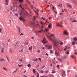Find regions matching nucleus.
<instances>
[{
  "mask_svg": "<svg viewBox=\"0 0 77 77\" xmlns=\"http://www.w3.org/2000/svg\"><path fill=\"white\" fill-rule=\"evenodd\" d=\"M52 41L54 42V45L55 47L58 45V44H60V45H63V42H61L60 43L58 41H56L55 39L52 40Z\"/></svg>",
  "mask_w": 77,
  "mask_h": 77,
  "instance_id": "1",
  "label": "nucleus"
},
{
  "mask_svg": "<svg viewBox=\"0 0 77 77\" xmlns=\"http://www.w3.org/2000/svg\"><path fill=\"white\" fill-rule=\"evenodd\" d=\"M0 62H1V63H3L5 62V59L4 58L1 59H0Z\"/></svg>",
  "mask_w": 77,
  "mask_h": 77,
  "instance_id": "2",
  "label": "nucleus"
},
{
  "mask_svg": "<svg viewBox=\"0 0 77 77\" xmlns=\"http://www.w3.org/2000/svg\"><path fill=\"white\" fill-rule=\"evenodd\" d=\"M45 48H52L51 47V46L46 45L45 46Z\"/></svg>",
  "mask_w": 77,
  "mask_h": 77,
  "instance_id": "3",
  "label": "nucleus"
},
{
  "mask_svg": "<svg viewBox=\"0 0 77 77\" xmlns=\"http://www.w3.org/2000/svg\"><path fill=\"white\" fill-rule=\"evenodd\" d=\"M62 24V22H61L60 23H56V25L57 26H60V27H63L62 25H60V24Z\"/></svg>",
  "mask_w": 77,
  "mask_h": 77,
  "instance_id": "4",
  "label": "nucleus"
},
{
  "mask_svg": "<svg viewBox=\"0 0 77 77\" xmlns=\"http://www.w3.org/2000/svg\"><path fill=\"white\" fill-rule=\"evenodd\" d=\"M31 24L32 26V27H35L36 26L35 24V23L33 22H32Z\"/></svg>",
  "mask_w": 77,
  "mask_h": 77,
  "instance_id": "5",
  "label": "nucleus"
},
{
  "mask_svg": "<svg viewBox=\"0 0 77 77\" xmlns=\"http://www.w3.org/2000/svg\"><path fill=\"white\" fill-rule=\"evenodd\" d=\"M19 20H21L22 21H24V22L25 21V20H24V19L22 17H20Z\"/></svg>",
  "mask_w": 77,
  "mask_h": 77,
  "instance_id": "6",
  "label": "nucleus"
},
{
  "mask_svg": "<svg viewBox=\"0 0 77 77\" xmlns=\"http://www.w3.org/2000/svg\"><path fill=\"white\" fill-rule=\"evenodd\" d=\"M64 34L65 35H68V31H67L65 30L64 32Z\"/></svg>",
  "mask_w": 77,
  "mask_h": 77,
  "instance_id": "7",
  "label": "nucleus"
},
{
  "mask_svg": "<svg viewBox=\"0 0 77 77\" xmlns=\"http://www.w3.org/2000/svg\"><path fill=\"white\" fill-rule=\"evenodd\" d=\"M50 36L51 37H50V40H51V41H52L51 40V39H52V38H51V37H52V38H54V35L53 34H51V35Z\"/></svg>",
  "mask_w": 77,
  "mask_h": 77,
  "instance_id": "8",
  "label": "nucleus"
},
{
  "mask_svg": "<svg viewBox=\"0 0 77 77\" xmlns=\"http://www.w3.org/2000/svg\"><path fill=\"white\" fill-rule=\"evenodd\" d=\"M5 44H2L1 46V48H5Z\"/></svg>",
  "mask_w": 77,
  "mask_h": 77,
  "instance_id": "9",
  "label": "nucleus"
},
{
  "mask_svg": "<svg viewBox=\"0 0 77 77\" xmlns=\"http://www.w3.org/2000/svg\"><path fill=\"white\" fill-rule=\"evenodd\" d=\"M10 53H11V54H12V53H13V51L12 49H10Z\"/></svg>",
  "mask_w": 77,
  "mask_h": 77,
  "instance_id": "10",
  "label": "nucleus"
},
{
  "mask_svg": "<svg viewBox=\"0 0 77 77\" xmlns=\"http://www.w3.org/2000/svg\"><path fill=\"white\" fill-rule=\"evenodd\" d=\"M5 4L6 5H8V0H5Z\"/></svg>",
  "mask_w": 77,
  "mask_h": 77,
  "instance_id": "11",
  "label": "nucleus"
},
{
  "mask_svg": "<svg viewBox=\"0 0 77 77\" xmlns=\"http://www.w3.org/2000/svg\"><path fill=\"white\" fill-rule=\"evenodd\" d=\"M18 29V30L19 31V32L20 33H21V29H20V27H19V26H17V27Z\"/></svg>",
  "mask_w": 77,
  "mask_h": 77,
  "instance_id": "12",
  "label": "nucleus"
},
{
  "mask_svg": "<svg viewBox=\"0 0 77 77\" xmlns=\"http://www.w3.org/2000/svg\"><path fill=\"white\" fill-rule=\"evenodd\" d=\"M16 44H17V46H18V45H19V44H20V41H18L16 43Z\"/></svg>",
  "mask_w": 77,
  "mask_h": 77,
  "instance_id": "13",
  "label": "nucleus"
},
{
  "mask_svg": "<svg viewBox=\"0 0 77 77\" xmlns=\"http://www.w3.org/2000/svg\"><path fill=\"white\" fill-rule=\"evenodd\" d=\"M56 56H59V53H57V52H55V53Z\"/></svg>",
  "mask_w": 77,
  "mask_h": 77,
  "instance_id": "14",
  "label": "nucleus"
},
{
  "mask_svg": "<svg viewBox=\"0 0 77 77\" xmlns=\"http://www.w3.org/2000/svg\"><path fill=\"white\" fill-rule=\"evenodd\" d=\"M73 39L74 41H77V38L76 37H74Z\"/></svg>",
  "mask_w": 77,
  "mask_h": 77,
  "instance_id": "15",
  "label": "nucleus"
},
{
  "mask_svg": "<svg viewBox=\"0 0 77 77\" xmlns=\"http://www.w3.org/2000/svg\"><path fill=\"white\" fill-rule=\"evenodd\" d=\"M67 6H68L69 8H72V6H71V5H67Z\"/></svg>",
  "mask_w": 77,
  "mask_h": 77,
  "instance_id": "16",
  "label": "nucleus"
},
{
  "mask_svg": "<svg viewBox=\"0 0 77 77\" xmlns=\"http://www.w3.org/2000/svg\"><path fill=\"white\" fill-rule=\"evenodd\" d=\"M48 27L49 29H51V24H50V25L49 24L48 26Z\"/></svg>",
  "mask_w": 77,
  "mask_h": 77,
  "instance_id": "17",
  "label": "nucleus"
},
{
  "mask_svg": "<svg viewBox=\"0 0 77 77\" xmlns=\"http://www.w3.org/2000/svg\"><path fill=\"white\" fill-rule=\"evenodd\" d=\"M18 65L19 67H21V66H23V64L20 65V64H18Z\"/></svg>",
  "mask_w": 77,
  "mask_h": 77,
  "instance_id": "18",
  "label": "nucleus"
},
{
  "mask_svg": "<svg viewBox=\"0 0 77 77\" xmlns=\"http://www.w3.org/2000/svg\"><path fill=\"white\" fill-rule=\"evenodd\" d=\"M20 3H23V0H19Z\"/></svg>",
  "mask_w": 77,
  "mask_h": 77,
  "instance_id": "19",
  "label": "nucleus"
},
{
  "mask_svg": "<svg viewBox=\"0 0 77 77\" xmlns=\"http://www.w3.org/2000/svg\"><path fill=\"white\" fill-rule=\"evenodd\" d=\"M57 6H58V7H60V8H61V7H62V5H57Z\"/></svg>",
  "mask_w": 77,
  "mask_h": 77,
  "instance_id": "20",
  "label": "nucleus"
},
{
  "mask_svg": "<svg viewBox=\"0 0 77 77\" xmlns=\"http://www.w3.org/2000/svg\"><path fill=\"white\" fill-rule=\"evenodd\" d=\"M17 43H14V44H13V45L14 46V47H15V46H16V45H17Z\"/></svg>",
  "mask_w": 77,
  "mask_h": 77,
  "instance_id": "21",
  "label": "nucleus"
},
{
  "mask_svg": "<svg viewBox=\"0 0 77 77\" xmlns=\"http://www.w3.org/2000/svg\"><path fill=\"white\" fill-rule=\"evenodd\" d=\"M67 57V56H64L63 57V59H66V58Z\"/></svg>",
  "mask_w": 77,
  "mask_h": 77,
  "instance_id": "22",
  "label": "nucleus"
},
{
  "mask_svg": "<svg viewBox=\"0 0 77 77\" xmlns=\"http://www.w3.org/2000/svg\"><path fill=\"white\" fill-rule=\"evenodd\" d=\"M2 53H3L4 52V49L2 48L1 50Z\"/></svg>",
  "mask_w": 77,
  "mask_h": 77,
  "instance_id": "23",
  "label": "nucleus"
},
{
  "mask_svg": "<svg viewBox=\"0 0 77 77\" xmlns=\"http://www.w3.org/2000/svg\"><path fill=\"white\" fill-rule=\"evenodd\" d=\"M27 66L28 67H30L31 66V64H28Z\"/></svg>",
  "mask_w": 77,
  "mask_h": 77,
  "instance_id": "24",
  "label": "nucleus"
},
{
  "mask_svg": "<svg viewBox=\"0 0 77 77\" xmlns=\"http://www.w3.org/2000/svg\"><path fill=\"white\" fill-rule=\"evenodd\" d=\"M72 45H75V42L73 41V42H72Z\"/></svg>",
  "mask_w": 77,
  "mask_h": 77,
  "instance_id": "25",
  "label": "nucleus"
},
{
  "mask_svg": "<svg viewBox=\"0 0 77 77\" xmlns=\"http://www.w3.org/2000/svg\"><path fill=\"white\" fill-rule=\"evenodd\" d=\"M40 23L41 24V26L44 25V23H42V22H41Z\"/></svg>",
  "mask_w": 77,
  "mask_h": 77,
  "instance_id": "26",
  "label": "nucleus"
},
{
  "mask_svg": "<svg viewBox=\"0 0 77 77\" xmlns=\"http://www.w3.org/2000/svg\"><path fill=\"white\" fill-rule=\"evenodd\" d=\"M29 47V48H32V46H28Z\"/></svg>",
  "mask_w": 77,
  "mask_h": 77,
  "instance_id": "27",
  "label": "nucleus"
},
{
  "mask_svg": "<svg viewBox=\"0 0 77 77\" xmlns=\"http://www.w3.org/2000/svg\"><path fill=\"white\" fill-rule=\"evenodd\" d=\"M40 77H47V76H45V75H43V76L41 75L40 76Z\"/></svg>",
  "mask_w": 77,
  "mask_h": 77,
  "instance_id": "28",
  "label": "nucleus"
},
{
  "mask_svg": "<svg viewBox=\"0 0 77 77\" xmlns=\"http://www.w3.org/2000/svg\"><path fill=\"white\" fill-rule=\"evenodd\" d=\"M72 23H74V22L75 23V22H77V21H76V20H75L73 21H72Z\"/></svg>",
  "mask_w": 77,
  "mask_h": 77,
  "instance_id": "29",
  "label": "nucleus"
},
{
  "mask_svg": "<svg viewBox=\"0 0 77 77\" xmlns=\"http://www.w3.org/2000/svg\"><path fill=\"white\" fill-rule=\"evenodd\" d=\"M33 60L34 61H37V60H38V59L36 58L35 59H34Z\"/></svg>",
  "mask_w": 77,
  "mask_h": 77,
  "instance_id": "30",
  "label": "nucleus"
},
{
  "mask_svg": "<svg viewBox=\"0 0 77 77\" xmlns=\"http://www.w3.org/2000/svg\"><path fill=\"white\" fill-rule=\"evenodd\" d=\"M19 51L20 52H22V51H23V49H21L19 50Z\"/></svg>",
  "mask_w": 77,
  "mask_h": 77,
  "instance_id": "31",
  "label": "nucleus"
},
{
  "mask_svg": "<svg viewBox=\"0 0 77 77\" xmlns=\"http://www.w3.org/2000/svg\"><path fill=\"white\" fill-rule=\"evenodd\" d=\"M45 31L47 32L48 31V29H47L45 28Z\"/></svg>",
  "mask_w": 77,
  "mask_h": 77,
  "instance_id": "32",
  "label": "nucleus"
},
{
  "mask_svg": "<svg viewBox=\"0 0 77 77\" xmlns=\"http://www.w3.org/2000/svg\"><path fill=\"white\" fill-rule=\"evenodd\" d=\"M29 44V43L28 42H26L25 43V45H28Z\"/></svg>",
  "mask_w": 77,
  "mask_h": 77,
  "instance_id": "33",
  "label": "nucleus"
},
{
  "mask_svg": "<svg viewBox=\"0 0 77 77\" xmlns=\"http://www.w3.org/2000/svg\"><path fill=\"white\" fill-rule=\"evenodd\" d=\"M35 69H33V72L34 73H35V72H36V71H35Z\"/></svg>",
  "mask_w": 77,
  "mask_h": 77,
  "instance_id": "34",
  "label": "nucleus"
},
{
  "mask_svg": "<svg viewBox=\"0 0 77 77\" xmlns=\"http://www.w3.org/2000/svg\"><path fill=\"white\" fill-rule=\"evenodd\" d=\"M64 75H65V71H63V76Z\"/></svg>",
  "mask_w": 77,
  "mask_h": 77,
  "instance_id": "35",
  "label": "nucleus"
},
{
  "mask_svg": "<svg viewBox=\"0 0 77 77\" xmlns=\"http://www.w3.org/2000/svg\"><path fill=\"white\" fill-rule=\"evenodd\" d=\"M15 15H16V17H18V14H17V13L15 14Z\"/></svg>",
  "mask_w": 77,
  "mask_h": 77,
  "instance_id": "36",
  "label": "nucleus"
},
{
  "mask_svg": "<svg viewBox=\"0 0 77 77\" xmlns=\"http://www.w3.org/2000/svg\"><path fill=\"white\" fill-rule=\"evenodd\" d=\"M21 5H22V4L21 3H20V5L19 6L21 8H22V6H21Z\"/></svg>",
  "mask_w": 77,
  "mask_h": 77,
  "instance_id": "37",
  "label": "nucleus"
},
{
  "mask_svg": "<svg viewBox=\"0 0 77 77\" xmlns=\"http://www.w3.org/2000/svg\"><path fill=\"white\" fill-rule=\"evenodd\" d=\"M7 61L6 62V63H8V62H9V59L8 58H7Z\"/></svg>",
  "mask_w": 77,
  "mask_h": 77,
  "instance_id": "38",
  "label": "nucleus"
},
{
  "mask_svg": "<svg viewBox=\"0 0 77 77\" xmlns=\"http://www.w3.org/2000/svg\"><path fill=\"white\" fill-rule=\"evenodd\" d=\"M66 47V48H69V47H68V46H65Z\"/></svg>",
  "mask_w": 77,
  "mask_h": 77,
  "instance_id": "39",
  "label": "nucleus"
},
{
  "mask_svg": "<svg viewBox=\"0 0 77 77\" xmlns=\"http://www.w3.org/2000/svg\"><path fill=\"white\" fill-rule=\"evenodd\" d=\"M41 27L42 28H44L45 27V26H44V25H41Z\"/></svg>",
  "mask_w": 77,
  "mask_h": 77,
  "instance_id": "40",
  "label": "nucleus"
},
{
  "mask_svg": "<svg viewBox=\"0 0 77 77\" xmlns=\"http://www.w3.org/2000/svg\"><path fill=\"white\" fill-rule=\"evenodd\" d=\"M45 41V38H44L43 39V40L42 41L43 42H44V41Z\"/></svg>",
  "mask_w": 77,
  "mask_h": 77,
  "instance_id": "41",
  "label": "nucleus"
},
{
  "mask_svg": "<svg viewBox=\"0 0 77 77\" xmlns=\"http://www.w3.org/2000/svg\"><path fill=\"white\" fill-rule=\"evenodd\" d=\"M41 19H42L43 20H45V19H44V17H41Z\"/></svg>",
  "mask_w": 77,
  "mask_h": 77,
  "instance_id": "42",
  "label": "nucleus"
},
{
  "mask_svg": "<svg viewBox=\"0 0 77 77\" xmlns=\"http://www.w3.org/2000/svg\"><path fill=\"white\" fill-rule=\"evenodd\" d=\"M48 72V70H46L45 71V73H47V72Z\"/></svg>",
  "mask_w": 77,
  "mask_h": 77,
  "instance_id": "43",
  "label": "nucleus"
},
{
  "mask_svg": "<svg viewBox=\"0 0 77 77\" xmlns=\"http://www.w3.org/2000/svg\"><path fill=\"white\" fill-rule=\"evenodd\" d=\"M52 72V73H54H54H56V72L55 71L54 72V70H53Z\"/></svg>",
  "mask_w": 77,
  "mask_h": 77,
  "instance_id": "44",
  "label": "nucleus"
},
{
  "mask_svg": "<svg viewBox=\"0 0 77 77\" xmlns=\"http://www.w3.org/2000/svg\"><path fill=\"white\" fill-rule=\"evenodd\" d=\"M41 72L42 73H44V70H41Z\"/></svg>",
  "mask_w": 77,
  "mask_h": 77,
  "instance_id": "45",
  "label": "nucleus"
},
{
  "mask_svg": "<svg viewBox=\"0 0 77 77\" xmlns=\"http://www.w3.org/2000/svg\"><path fill=\"white\" fill-rule=\"evenodd\" d=\"M37 51L38 53H40V50H38Z\"/></svg>",
  "mask_w": 77,
  "mask_h": 77,
  "instance_id": "46",
  "label": "nucleus"
},
{
  "mask_svg": "<svg viewBox=\"0 0 77 77\" xmlns=\"http://www.w3.org/2000/svg\"><path fill=\"white\" fill-rule=\"evenodd\" d=\"M47 43V41L44 42H43V44H45V43Z\"/></svg>",
  "mask_w": 77,
  "mask_h": 77,
  "instance_id": "47",
  "label": "nucleus"
},
{
  "mask_svg": "<svg viewBox=\"0 0 77 77\" xmlns=\"http://www.w3.org/2000/svg\"><path fill=\"white\" fill-rule=\"evenodd\" d=\"M23 14V13L20 12V14L21 15H22Z\"/></svg>",
  "mask_w": 77,
  "mask_h": 77,
  "instance_id": "48",
  "label": "nucleus"
},
{
  "mask_svg": "<svg viewBox=\"0 0 77 77\" xmlns=\"http://www.w3.org/2000/svg\"><path fill=\"white\" fill-rule=\"evenodd\" d=\"M34 12H35L36 14H37V15H38V13L36 12V11H35Z\"/></svg>",
  "mask_w": 77,
  "mask_h": 77,
  "instance_id": "49",
  "label": "nucleus"
},
{
  "mask_svg": "<svg viewBox=\"0 0 77 77\" xmlns=\"http://www.w3.org/2000/svg\"><path fill=\"white\" fill-rule=\"evenodd\" d=\"M58 60H59V61H61V59H60L58 58Z\"/></svg>",
  "mask_w": 77,
  "mask_h": 77,
  "instance_id": "50",
  "label": "nucleus"
},
{
  "mask_svg": "<svg viewBox=\"0 0 77 77\" xmlns=\"http://www.w3.org/2000/svg\"><path fill=\"white\" fill-rule=\"evenodd\" d=\"M54 6H53L52 9H53V10H54Z\"/></svg>",
  "mask_w": 77,
  "mask_h": 77,
  "instance_id": "51",
  "label": "nucleus"
},
{
  "mask_svg": "<svg viewBox=\"0 0 77 77\" xmlns=\"http://www.w3.org/2000/svg\"><path fill=\"white\" fill-rule=\"evenodd\" d=\"M13 8H12V7H10V9H11V10H12V9Z\"/></svg>",
  "mask_w": 77,
  "mask_h": 77,
  "instance_id": "52",
  "label": "nucleus"
},
{
  "mask_svg": "<svg viewBox=\"0 0 77 77\" xmlns=\"http://www.w3.org/2000/svg\"><path fill=\"white\" fill-rule=\"evenodd\" d=\"M8 42H11V39H9L8 40Z\"/></svg>",
  "mask_w": 77,
  "mask_h": 77,
  "instance_id": "53",
  "label": "nucleus"
},
{
  "mask_svg": "<svg viewBox=\"0 0 77 77\" xmlns=\"http://www.w3.org/2000/svg\"><path fill=\"white\" fill-rule=\"evenodd\" d=\"M57 68H59V65H57Z\"/></svg>",
  "mask_w": 77,
  "mask_h": 77,
  "instance_id": "54",
  "label": "nucleus"
},
{
  "mask_svg": "<svg viewBox=\"0 0 77 77\" xmlns=\"http://www.w3.org/2000/svg\"><path fill=\"white\" fill-rule=\"evenodd\" d=\"M38 59H39V60H40V61H41V58H38Z\"/></svg>",
  "mask_w": 77,
  "mask_h": 77,
  "instance_id": "55",
  "label": "nucleus"
},
{
  "mask_svg": "<svg viewBox=\"0 0 77 77\" xmlns=\"http://www.w3.org/2000/svg\"><path fill=\"white\" fill-rule=\"evenodd\" d=\"M33 18L34 20H35L36 18H35V17H33Z\"/></svg>",
  "mask_w": 77,
  "mask_h": 77,
  "instance_id": "56",
  "label": "nucleus"
},
{
  "mask_svg": "<svg viewBox=\"0 0 77 77\" xmlns=\"http://www.w3.org/2000/svg\"><path fill=\"white\" fill-rule=\"evenodd\" d=\"M31 39H34V37H32L31 38Z\"/></svg>",
  "mask_w": 77,
  "mask_h": 77,
  "instance_id": "57",
  "label": "nucleus"
},
{
  "mask_svg": "<svg viewBox=\"0 0 77 77\" xmlns=\"http://www.w3.org/2000/svg\"><path fill=\"white\" fill-rule=\"evenodd\" d=\"M3 68L5 70H7L6 69V68H5L4 67H3Z\"/></svg>",
  "mask_w": 77,
  "mask_h": 77,
  "instance_id": "58",
  "label": "nucleus"
},
{
  "mask_svg": "<svg viewBox=\"0 0 77 77\" xmlns=\"http://www.w3.org/2000/svg\"><path fill=\"white\" fill-rule=\"evenodd\" d=\"M41 32H42V31H41V30L39 31H38V33H41Z\"/></svg>",
  "mask_w": 77,
  "mask_h": 77,
  "instance_id": "59",
  "label": "nucleus"
},
{
  "mask_svg": "<svg viewBox=\"0 0 77 77\" xmlns=\"http://www.w3.org/2000/svg\"><path fill=\"white\" fill-rule=\"evenodd\" d=\"M10 13L11 15V14H12V12H11V11H10Z\"/></svg>",
  "mask_w": 77,
  "mask_h": 77,
  "instance_id": "60",
  "label": "nucleus"
},
{
  "mask_svg": "<svg viewBox=\"0 0 77 77\" xmlns=\"http://www.w3.org/2000/svg\"><path fill=\"white\" fill-rule=\"evenodd\" d=\"M45 55H46L47 56H48V54L46 53Z\"/></svg>",
  "mask_w": 77,
  "mask_h": 77,
  "instance_id": "61",
  "label": "nucleus"
},
{
  "mask_svg": "<svg viewBox=\"0 0 77 77\" xmlns=\"http://www.w3.org/2000/svg\"><path fill=\"white\" fill-rule=\"evenodd\" d=\"M66 54H69V52H68V51L67 52Z\"/></svg>",
  "mask_w": 77,
  "mask_h": 77,
  "instance_id": "62",
  "label": "nucleus"
},
{
  "mask_svg": "<svg viewBox=\"0 0 77 77\" xmlns=\"http://www.w3.org/2000/svg\"><path fill=\"white\" fill-rule=\"evenodd\" d=\"M37 77H39V75H37Z\"/></svg>",
  "mask_w": 77,
  "mask_h": 77,
  "instance_id": "63",
  "label": "nucleus"
},
{
  "mask_svg": "<svg viewBox=\"0 0 77 77\" xmlns=\"http://www.w3.org/2000/svg\"><path fill=\"white\" fill-rule=\"evenodd\" d=\"M50 52L51 53V54L52 53V51L51 50L50 51Z\"/></svg>",
  "mask_w": 77,
  "mask_h": 77,
  "instance_id": "64",
  "label": "nucleus"
}]
</instances>
